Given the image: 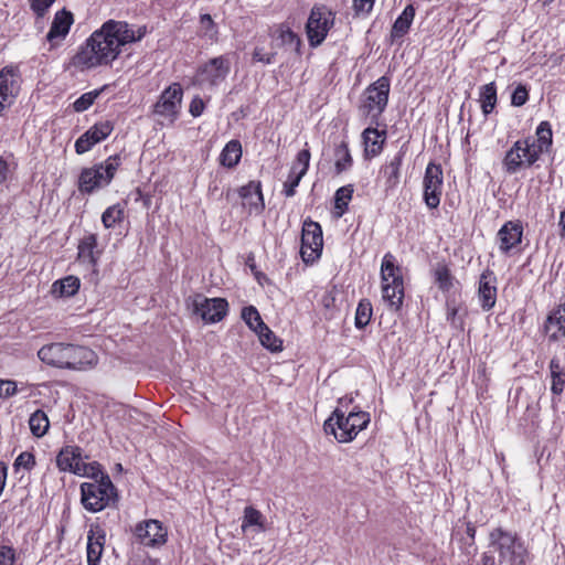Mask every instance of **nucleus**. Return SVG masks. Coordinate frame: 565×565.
<instances>
[{"mask_svg": "<svg viewBox=\"0 0 565 565\" xmlns=\"http://www.w3.org/2000/svg\"><path fill=\"white\" fill-rule=\"evenodd\" d=\"M145 32L138 33L125 21L108 20L92 33L73 57V64L82 68L109 65L120 54L121 46L141 40Z\"/></svg>", "mask_w": 565, "mask_h": 565, "instance_id": "f257e3e1", "label": "nucleus"}, {"mask_svg": "<svg viewBox=\"0 0 565 565\" xmlns=\"http://www.w3.org/2000/svg\"><path fill=\"white\" fill-rule=\"evenodd\" d=\"M38 356L49 365L77 371L93 369L98 363V356L93 350L68 343L44 345L39 350Z\"/></svg>", "mask_w": 565, "mask_h": 565, "instance_id": "f03ea898", "label": "nucleus"}, {"mask_svg": "<svg viewBox=\"0 0 565 565\" xmlns=\"http://www.w3.org/2000/svg\"><path fill=\"white\" fill-rule=\"evenodd\" d=\"M526 548L520 539L497 527L489 533L487 551L481 555V565H524Z\"/></svg>", "mask_w": 565, "mask_h": 565, "instance_id": "7ed1b4c3", "label": "nucleus"}, {"mask_svg": "<svg viewBox=\"0 0 565 565\" xmlns=\"http://www.w3.org/2000/svg\"><path fill=\"white\" fill-rule=\"evenodd\" d=\"M118 501L117 489L109 476H102L99 480L87 481L81 484V503L88 512L96 513L115 505Z\"/></svg>", "mask_w": 565, "mask_h": 565, "instance_id": "20e7f679", "label": "nucleus"}, {"mask_svg": "<svg viewBox=\"0 0 565 565\" xmlns=\"http://www.w3.org/2000/svg\"><path fill=\"white\" fill-rule=\"evenodd\" d=\"M381 277L383 299L393 310L397 311L404 299V284L401 268L395 265L394 256L390 253L383 257Z\"/></svg>", "mask_w": 565, "mask_h": 565, "instance_id": "39448f33", "label": "nucleus"}, {"mask_svg": "<svg viewBox=\"0 0 565 565\" xmlns=\"http://www.w3.org/2000/svg\"><path fill=\"white\" fill-rule=\"evenodd\" d=\"M120 163V156L115 154L99 164L83 169L78 178V190L83 193H92L97 189L108 185Z\"/></svg>", "mask_w": 565, "mask_h": 565, "instance_id": "423d86ee", "label": "nucleus"}, {"mask_svg": "<svg viewBox=\"0 0 565 565\" xmlns=\"http://www.w3.org/2000/svg\"><path fill=\"white\" fill-rule=\"evenodd\" d=\"M390 79L380 77L364 90L359 110L362 116L371 118L372 124H377L380 116L385 110L390 95Z\"/></svg>", "mask_w": 565, "mask_h": 565, "instance_id": "0eeeda50", "label": "nucleus"}, {"mask_svg": "<svg viewBox=\"0 0 565 565\" xmlns=\"http://www.w3.org/2000/svg\"><path fill=\"white\" fill-rule=\"evenodd\" d=\"M335 14L323 4H316L310 11L306 24V32L310 46H319L334 25Z\"/></svg>", "mask_w": 565, "mask_h": 565, "instance_id": "6e6552de", "label": "nucleus"}, {"mask_svg": "<svg viewBox=\"0 0 565 565\" xmlns=\"http://www.w3.org/2000/svg\"><path fill=\"white\" fill-rule=\"evenodd\" d=\"M186 306L193 315L201 317L204 322L215 323L225 317L228 303L223 298L209 299L201 294H196L186 299Z\"/></svg>", "mask_w": 565, "mask_h": 565, "instance_id": "1a4fd4ad", "label": "nucleus"}, {"mask_svg": "<svg viewBox=\"0 0 565 565\" xmlns=\"http://www.w3.org/2000/svg\"><path fill=\"white\" fill-rule=\"evenodd\" d=\"M231 70V61L227 55L211 58L199 67L195 83L200 86L214 87L225 81Z\"/></svg>", "mask_w": 565, "mask_h": 565, "instance_id": "9d476101", "label": "nucleus"}, {"mask_svg": "<svg viewBox=\"0 0 565 565\" xmlns=\"http://www.w3.org/2000/svg\"><path fill=\"white\" fill-rule=\"evenodd\" d=\"M537 160L535 142L530 138L518 140L505 153L503 166L508 173H515L523 164L532 166Z\"/></svg>", "mask_w": 565, "mask_h": 565, "instance_id": "9b49d317", "label": "nucleus"}, {"mask_svg": "<svg viewBox=\"0 0 565 565\" xmlns=\"http://www.w3.org/2000/svg\"><path fill=\"white\" fill-rule=\"evenodd\" d=\"M323 247L322 230L311 220L303 222L300 255L305 263H313L320 257Z\"/></svg>", "mask_w": 565, "mask_h": 565, "instance_id": "f8f14e48", "label": "nucleus"}, {"mask_svg": "<svg viewBox=\"0 0 565 565\" xmlns=\"http://www.w3.org/2000/svg\"><path fill=\"white\" fill-rule=\"evenodd\" d=\"M443 181L444 175L440 164L428 163L424 177V200L429 209H436L440 203Z\"/></svg>", "mask_w": 565, "mask_h": 565, "instance_id": "ddd939ff", "label": "nucleus"}, {"mask_svg": "<svg viewBox=\"0 0 565 565\" xmlns=\"http://www.w3.org/2000/svg\"><path fill=\"white\" fill-rule=\"evenodd\" d=\"M182 87L178 83H173L166 88L160 95L159 100L154 105V113L159 116L174 121L182 102Z\"/></svg>", "mask_w": 565, "mask_h": 565, "instance_id": "4468645a", "label": "nucleus"}, {"mask_svg": "<svg viewBox=\"0 0 565 565\" xmlns=\"http://www.w3.org/2000/svg\"><path fill=\"white\" fill-rule=\"evenodd\" d=\"M350 423L348 409L335 407L324 422L323 429L326 434L333 435L339 443H350L354 439Z\"/></svg>", "mask_w": 565, "mask_h": 565, "instance_id": "2eb2a0df", "label": "nucleus"}, {"mask_svg": "<svg viewBox=\"0 0 565 565\" xmlns=\"http://www.w3.org/2000/svg\"><path fill=\"white\" fill-rule=\"evenodd\" d=\"M113 130L114 125L109 120L96 122L75 141V151L78 154L87 152L93 146L106 139Z\"/></svg>", "mask_w": 565, "mask_h": 565, "instance_id": "dca6fc26", "label": "nucleus"}, {"mask_svg": "<svg viewBox=\"0 0 565 565\" xmlns=\"http://www.w3.org/2000/svg\"><path fill=\"white\" fill-rule=\"evenodd\" d=\"M135 535L145 546H159L167 541V531L157 520H148L138 523L135 527Z\"/></svg>", "mask_w": 565, "mask_h": 565, "instance_id": "f3484780", "label": "nucleus"}, {"mask_svg": "<svg viewBox=\"0 0 565 565\" xmlns=\"http://www.w3.org/2000/svg\"><path fill=\"white\" fill-rule=\"evenodd\" d=\"M73 23L74 17L71 11L62 9L55 13L51 28L45 36L46 41L50 43L51 49H54L61 44V42L70 33Z\"/></svg>", "mask_w": 565, "mask_h": 565, "instance_id": "a211bd4d", "label": "nucleus"}, {"mask_svg": "<svg viewBox=\"0 0 565 565\" xmlns=\"http://www.w3.org/2000/svg\"><path fill=\"white\" fill-rule=\"evenodd\" d=\"M497 276L490 269H486L478 286V299L483 311L491 310L497 302Z\"/></svg>", "mask_w": 565, "mask_h": 565, "instance_id": "6ab92c4d", "label": "nucleus"}, {"mask_svg": "<svg viewBox=\"0 0 565 565\" xmlns=\"http://www.w3.org/2000/svg\"><path fill=\"white\" fill-rule=\"evenodd\" d=\"M523 227L516 222H507L498 232L499 248L502 253H508L521 243Z\"/></svg>", "mask_w": 565, "mask_h": 565, "instance_id": "aec40b11", "label": "nucleus"}, {"mask_svg": "<svg viewBox=\"0 0 565 565\" xmlns=\"http://www.w3.org/2000/svg\"><path fill=\"white\" fill-rule=\"evenodd\" d=\"M454 540L459 544L460 550L467 555H475L476 527L470 522H458L452 533Z\"/></svg>", "mask_w": 565, "mask_h": 565, "instance_id": "412c9836", "label": "nucleus"}, {"mask_svg": "<svg viewBox=\"0 0 565 565\" xmlns=\"http://www.w3.org/2000/svg\"><path fill=\"white\" fill-rule=\"evenodd\" d=\"M83 461L82 449L76 446L63 447L56 457V465L58 469L74 475H76L77 467L79 468Z\"/></svg>", "mask_w": 565, "mask_h": 565, "instance_id": "4be33fe9", "label": "nucleus"}, {"mask_svg": "<svg viewBox=\"0 0 565 565\" xmlns=\"http://www.w3.org/2000/svg\"><path fill=\"white\" fill-rule=\"evenodd\" d=\"M301 40L285 24H280L273 33V47H284L296 54L300 53Z\"/></svg>", "mask_w": 565, "mask_h": 565, "instance_id": "5701e85b", "label": "nucleus"}, {"mask_svg": "<svg viewBox=\"0 0 565 565\" xmlns=\"http://www.w3.org/2000/svg\"><path fill=\"white\" fill-rule=\"evenodd\" d=\"M20 90V75L15 66H6L0 71V94L14 100Z\"/></svg>", "mask_w": 565, "mask_h": 565, "instance_id": "b1692460", "label": "nucleus"}, {"mask_svg": "<svg viewBox=\"0 0 565 565\" xmlns=\"http://www.w3.org/2000/svg\"><path fill=\"white\" fill-rule=\"evenodd\" d=\"M239 195L244 200V204L248 205L249 212L259 213L264 210L265 203L260 189V182L250 181L239 190Z\"/></svg>", "mask_w": 565, "mask_h": 565, "instance_id": "393cba45", "label": "nucleus"}, {"mask_svg": "<svg viewBox=\"0 0 565 565\" xmlns=\"http://www.w3.org/2000/svg\"><path fill=\"white\" fill-rule=\"evenodd\" d=\"M363 143L365 146V154L375 157L381 153L383 145L386 140V131L377 128L367 127L362 132Z\"/></svg>", "mask_w": 565, "mask_h": 565, "instance_id": "a878e982", "label": "nucleus"}, {"mask_svg": "<svg viewBox=\"0 0 565 565\" xmlns=\"http://www.w3.org/2000/svg\"><path fill=\"white\" fill-rule=\"evenodd\" d=\"M405 157V150L401 149L381 170L385 179L386 189H394L399 183L401 167Z\"/></svg>", "mask_w": 565, "mask_h": 565, "instance_id": "bb28decb", "label": "nucleus"}, {"mask_svg": "<svg viewBox=\"0 0 565 565\" xmlns=\"http://www.w3.org/2000/svg\"><path fill=\"white\" fill-rule=\"evenodd\" d=\"M545 330L554 341L558 339L559 334L565 335V303L558 306L548 315Z\"/></svg>", "mask_w": 565, "mask_h": 565, "instance_id": "cd10ccee", "label": "nucleus"}, {"mask_svg": "<svg viewBox=\"0 0 565 565\" xmlns=\"http://www.w3.org/2000/svg\"><path fill=\"white\" fill-rule=\"evenodd\" d=\"M81 286V281L75 276H67L53 282L51 294L56 298H67L74 296Z\"/></svg>", "mask_w": 565, "mask_h": 565, "instance_id": "c85d7f7f", "label": "nucleus"}, {"mask_svg": "<svg viewBox=\"0 0 565 565\" xmlns=\"http://www.w3.org/2000/svg\"><path fill=\"white\" fill-rule=\"evenodd\" d=\"M415 17V8L413 4H408L405 7L399 17L395 20L392 30L391 38L392 40L403 38L409 30L412 22Z\"/></svg>", "mask_w": 565, "mask_h": 565, "instance_id": "c756f323", "label": "nucleus"}, {"mask_svg": "<svg viewBox=\"0 0 565 565\" xmlns=\"http://www.w3.org/2000/svg\"><path fill=\"white\" fill-rule=\"evenodd\" d=\"M434 281L444 294L450 292L458 281L445 264H437L434 268Z\"/></svg>", "mask_w": 565, "mask_h": 565, "instance_id": "7c9ffc66", "label": "nucleus"}, {"mask_svg": "<svg viewBox=\"0 0 565 565\" xmlns=\"http://www.w3.org/2000/svg\"><path fill=\"white\" fill-rule=\"evenodd\" d=\"M97 237L95 234L85 236L78 245V258L90 265H95L98 259Z\"/></svg>", "mask_w": 565, "mask_h": 565, "instance_id": "2f4dec72", "label": "nucleus"}, {"mask_svg": "<svg viewBox=\"0 0 565 565\" xmlns=\"http://www.w3.org/2000/svg\"><path fill=\"white\" fill-rule=\"evenodd\" d=\"M536 141L535 142V152L537 154V159L540 154L548 151L552 146V128L548 121H541L536 128Z\"/></svg>", "mask_w": 565, "mask_h": 565, "instance_id": "473e14b6", "label": "nucleus"}, {"mask_svg": "<svg viewBox=\"0 0 565 565\" xmlns=\"http://www.w3.org/2000/svg\"><path fill=\"white\" fill-rule=\"evenodd\" d=\"M242 157V146L238 140L228 141L220 156L221 164L227 168L235 167Z\"/></svg>", "mask_w": 565, "mask_h": 565, "instance_id": "72a5a7b5", "label": "nucleus"}, {"mask_svg": "<svg viewBox=\"0 0 565 565\" xmlns=\"http://www.w3.org/2000/svg\"><path fill=\"white\" fill-rule=\"evenodd\" d=\"M352 157L348 143L342 141L334 149V168L338 174L349 170L352 167Z\"/></svg>", "mask_w": 565, "mask_h": 565, "instance_id": "f704fd0d", "label": "nucleus"}, {"mask_svg": "<svg viewBox=\"0 0 565 565\" xmlns=\"http://www.w3.org/2000/svg\"><path fill=\"white\" fill-rule=\"evenodd\" d=\"M105 536L88 535L87 542V565H98L104 551Z\"/></svg>", "mask_w": 565, "mask_h": 565, "instance_id": "c9c22d12", "label": "nucleus"}, {"mask_svg": "<svg viewBox=\"0 0 565 565\" xmlns=\"http://www.w3.org/2000/svg\"><path fill=\"white\" fill-rule=\"evenodd\" d=\"M480 103L484 116H488L495 107L497 88L493 82L481 87Z\"/></svg>", "mask_w": 565, "mask_h": 565, "instance_id": "e433bc0d", "label": "nucleus"}, {"mask_svg": "<svg viewBox=\"0 0 565 565\" xmlns=\"http://www.w3.org/2000/svg\"><path fill=\"white\" fill-rule=\"evenodd\" d=\"M29 426L32 431V434L36 437H42L46 434L50 423L46 414L38 409L35 411L29 419Z\"/></svg>", "mask_w": 565, "mask_h": 565, "instance_id": "4c0bfd02", "label": "nucleus"}, {"mask_svg": "<svg viewBox=\"0 0 565 565\" xmlns=\"http://www.w3.org/2000/svg\"><path fill=\"white\" fill-rule=\"evenodd\" d=\"M250 526H256V531L258 532L264 531V516L255 508L246 507L244 509V518L242 523L243 532H246V530Z\"/></svg>", "mask_w": 565, "mask_h": 565, "instance_id": "58836bf2", "label": "nucleus"}, {"mask_svg": "<svg viewBox=\"0 0 565 565\" xmlns=\"http://www.w3.org/2000/svg\"><path fill=\"white\" fill-rule=\"evenodd\" d=\"M125 215L124 206L119 203L114 204L105 210L102 215L103 225L106 228H113L116 224L122 222Z\"/></svg>", "mask_w": 565, "mask_h": 565, "instance_id": "ea45409f", "label": "nucleus"}, {"mask_svg": "<svg viewBox=\"0 0 565 565\" xmlns=\"http://www.w3.org/2000/svg\"><path fill=\"white\" fill-rule=\"evenodd\" d=\"M349 420L351 422V431L353 433L354 438L358 434L365 429L371 420L370 414L363 411H355L354 408L348 411Z\"/></svg>", "mask_w": 565, "mask_h": 565, "instance_id": "a19ab883", "label": "nucleus"}, {"mask_svg": "<svg viewBox=\"0 0 565 565\" xmlns=\"http://www.w3.org/2000/svg\"><path fill=\"white\" fill-rule=\"evenodd\" d=\"M256 333L259 338L260 343L265 348L269 349L273 352L281 350V340L278 339L266 324L259 328V330Z\"/></svg>", "mask_w": 565, "mask_h": 565, "instance_id": "79ce46f5", "label": "nucleus"}, {"mask_svg": "<svg viewBox=\"0 0 565 565\" xmlns=\"http://www.w3.org/2000/svg\"><path fill=\"white\" fill-rule=\"evenodd\" d=\"M372 318V305L369 300H361L355 312V327L358 329L365 328Z\"/></svg>", "mask_w": 565, "mask_h": 565, "instance_id": "37998d69", "label": "nucleus"}, {"mask_svg": "<svg viewBox=\"0 0 565 565\" xmlns=\"http://www.w3.org/2000/svg\"><path fill=\"white\" fill-rule=\"evenodd\" d=\"M242 318L246 324L255 332H257L259 328L265 324L259 312L253 306L243 308Z\"/></svg>", "mask_w": 565, "mask_h": 565, "instance_id": "c03bdc74", "label": "nucleus"}, {"mask_svg": "<svg viewBox=\"0 0 565 565\" xmlns=\"http://www.w3.org/2000/svg\"><path fill=\"white\" fill-rule=\"evenodd\" d=\"M76 476L87 477L90 479V481H95V480H99L102 476H108V475L102 470L99 463H97V462L86 463L85 461H83V463H81L79 468L77 467Z\"/></svg>", "mask_w": 565, "mask_h": 565, "instance_id": "a18cd8bd", "label": "nucleus"}, {"mask_svg": "<svg viewBox=\"0 0 565 565\" xmlns=\"http://www.w3.org/2000/svg\"><path fill=\"white\" fill-rule=\"evenodd\" d=\"M200 26L204 38L212 41L217 40L218 31L210 14L205 13L200 17Z\"/></svg>", "mask_w": 565, "mask_h": 565, "instance_id": "49530a36", "label": "nucleus"}, {"mask_svg": "<svg viewBox=\"0 0 565 565\" xmlns=\"http://www.w3.org/2000/svg\"><path fill=\"white\" fill-rule=\"evenodd\" d=\"M303 178L302 173L296 171V167H291L288 179L284 183V194L287 198H291L296 194V188Z\"/></svg>", "mask_w": 565, "mask_h": 565, "instance_id": "de8ad7c7", "label": "nucleus"}, {"mask_svg": "<svg viewBox=\"0 0 565 565\" xmlns=\"http://www.w3.org/2000/svg\"><path fill=\"white\" fill-rule=\"evenodd\" d=\"M353 188L345 185L337 190L334 195L335 207L342 212L348 207V204L352 198Z\"/></svg>", "mask_w": 565, "mask_h": 565, "instance_id": "09e8293b", "label": "nucleus"}, {"mask_svg": "<svg viewBox=\"0 0 565 565\" xmlns=\"http://www.w3.org/2000/svg\"><path fill=\"white\" fill-rule=\"evenodd\" d=\"M98 95H99L98 90H92V92L83 94L73 104L75 111L82 113V111H85L86 109H88L94 104V102L98 97Z\"/></svg>", "mask_w": 565, "mask_h": 565, "instance_id": "8fccbe9b", "label": "nucleus"}, {"mask_svg": "<svg viewBox=\"0 0 565 565\" xmlns=\"http://www.w3.org/2000/svg\"><path fill=\"white\" fill-rule=\"evenodd\" d=\"M35 466V458L32 452L23 451L14 460L13 468L18 472L21 468L30 471Z\"/></svg>", "mask_w": 565, "mask_h": 565, "instance_id": "3c124183", "label": "nucleus"}, {"mask_svg": "<svg viewBox=\"0 0 565 565\" xmlns=\"http://www.w3.org/2000/svg\"><path fill=\"white\" fill-rule=\"evenodd\" d=\"M310 162V152L308 149H303L298 152L296 161L294 162L292 167H296V171L298 173H302L305 175L308 171Z\"/></svg>", "mask_w": 565, "mask_h": 565, "instance_id": "603ef678", "label": "nucleus"}, {"mask_svg": "<svg viewBox=\"0 0 565 565\" xmlns=\"http://www.w3.org/2000/svg\"><path fill=\"white\" fill-rule=\"evenodd\" d=\"M38 19L43 18L55 0H28Z\"/></svg>", "mask_w": 565, "mask_h": 565, "instance_id": "864d4df0", "label": "nucleus"}, {"mask_svg": "<svg viewBox=\"0 0 565 565\" xmlns=\"http://www.w3.org/2000/svg\"><path fill=\"white\" fill-rule=\"evenodd\" d=\"M529 99V90L524 85H518L511 96V104L515 107L523 106Z\"/></svg>", "mask_w": 565, "mask_h": 565, "instance_id": "5fc2aeb1", "label": "nucleus"}, {"mask_svg": "<svg viewBox=\"0 0 565 565\" xmlns=\"http://www.w3.org/2000/svg\"><path fill=\"white\" fill-rule=\"evenodd\" d=\"M18 393V384L12 380H0V398H9Z\"/></svg>", "mask_w": 565, "mask_h": 565, "instance_id": "6e6d98bb", "label": "nucleus"}, {"mask_svg": "<svg viewBox=\"0 0 565 565\" xmlns=\"http://www.w3.org/2000/svg\"><path fill=\"white\" fill-rule=\"evenodd\" d=\"M15 561V552L12 547L0 546V565H13Z\"/></svg>", "mask_w": 565, "mask_h": 565, "instance_id": "4d7b16f0", "label": "nucleus"}, {"mask_svg": "<svg viewBox=\"0 0 565 565\" xmlns=\"http://www.w3.org/2000/svg\"><path fill=\"white\" fill-rule=\"evenodd\" d=\"M275 53H266L264 47H255L253 52V60L264 64H271L274 62Z\"/></svg>", "mask_w": 565, "mask_h": 565, "instance_id": "13d9d810", "label": "nucleus"}, {"mask_svg": "<svg viewBox=\"0 0 565 565\" xmlns=\"http://www.w3.org/2000/svg\"><path fill=\"white\" fill-rule=\"evenodd\" d=\"M551 377H552V385H551L552 393L555 395H561L563 393L564 385H565L564 373L553 374V375H551Z\"/></svg>", "mask_w": 565, "mask_h": 565, "instance_id": "bf43d9fd", "label": "nucleus"}, {"mask_svg": "<svg viewBox=\"0 0 565 565\" xmlns=\"http://www.w3.org/2000/svg\"><path fill=\"white\" fill-rule=\"evenodd\" d=\"M205 108V104L202 98L194 97L189 107V111L193 117H199L202 115L203 110Z\"/></svg>", "mask_w": 565, "mask_h": 565, "instance_id": "052dcab7", "label": "nucleus"}, {"mask_svg": "<svg viewBox=\"0 0 565 565\" xmlns=\"http://www.w3.org/2000/svg\"><path fill=\"white\" fill-rule=\"evenodd\" d=\"M354 9L358 13H369L374 4V0H353Z\"/></svg>", "mask_w": 565, "mask_h": 565, "instance_id": "680f3d73", "label": "nucleus"}, {"mask_svg": "<svg viewBox=\"0 0 565 565\" xmlns=\"http://www.w3.org/2000/svg\"><path fill=\"white\" fill-rule=\"evenodd\" d=\"M458 309L450 301H447V320L456 324Z\"/></svg>", "mask_w": 565, "mask_h": 565, "instance_id": "e2e57ef3", "label": "nucleus"}, {"mask_svg": "<svg viewBox=\"0 0 565 565\" xmlns=\"http://www.w3.org/2000/svg\"><path fill=\"white\" fill-rule=\"evenodd\" d=\"M550 371H551V375L563 373L559 359L553 358L551 360V362H550Z\"/></svg>", "mask_w": 565, "mask_h": 565, "instance_id": "0e129e2a", "label": "nucleus"}, {"mask_svg": "<svg viewBox=\"0 0 565 565\" xmlns=\"http://www.w3.org/2000/svg\"><path fill=\"white\" fill-rule=\"evenodd\" d=\"M8 164L0 158V184L7 179Z\"/></svg>", "mask_w": 565, "mask_h": 565, "instance_id": "69168bd1", "label": "nucleus"}, {"mask_svg": "<svg viewBox=\"0 0 565 565\" xmlns=\"http://www.w3.org/2000/svg\"><path fill=\"white\" fill-rule=\"evenodd\" d=\"M321 302L326 309H330L331 307L334 306V298L331 295L327 294L322 297Z\"/></svg>", "mask_w": 565, "mask_h": 565, "instance_id": "338daca9", "label": "nucleus"}, {"mask_svg": "<svg viewBox=\"0 0 565 565\" xmlns=\"http://www.w3.org/2000/svg\"><path fill=\"white\" fill-rule=\"evenodd\" d=\"M353 402V398L352 397H342V398H339L338 401V406L337 407H342V409H349L351 403Z\"/></svg>", "mask_w": 565, "mask_h": 565, "instance_id": "774afa93", "label": "nucleus"}]
</instances>
